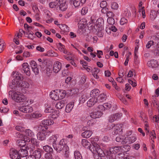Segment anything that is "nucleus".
Segmentation results:
<instances>
[{
  "label": "nucleus",
  "instance_id": "obj_21",
  "mask_svg": "<svg viewBox=\"0 0 159 159\" xmlns=\"http://www.w3.org/2000/svg\"><path fill=\"white\" fill-rule=\"evenodd\" d=\"M50 96L51 98L54 100L57 101L59 100V96L58 95L57 91H54L53 92H51Z\"/></svg>",
  "mask_w": 159,
  "mask_h": 159
},
{
  "label": "nucleus",
  "instance_id": "obj_5",
  "mask_svg": "<svg viewBox=\"0 0 159 159\" xmlns=\"http://www.w3.org/2000/svg\"><path fill=\"white\" fill-rule=\"evenodd\" d=\"M9 155L11 159H20L18 151L15 148H11L10 149Z\"/></svg>",
  "mask_w": 159,
  "mask_h": 159
},
{
  "label": "nucleus",
  "instance_id": "obj_24",
  "mask_svg": "<svg viewBox=\"0 0 159 159\" xmlns=\"http://www.w3.org/2000/svg\"><path fill=\"white\" fill-rule=\"evenodd\" d=\"M35 159H39L41 157V154L40 151L39 150H36L31 153Z\"/></svg>",
  "mask_w": 159,
  "mask_h": 159
},
{
  "label": "nucleus",
  "instance_id": "obj_3",
  "mask_svg": "<svg viewBox=\"0 0 159 159\" xmlns=\"http://www.w3.org/2000/svg\"><path fill=\"white\" fill-rule=\"evenodd\" d=\"M38 130L41 132H39L37 134V138L41 141L45 140L46 137L48 136L50 133L49 131L47 130L48 129V127L39 125L38 126Z\"/></svg>",
  "mask_w": 159,
  "mask_h": 159
},
{
  "label": "nucleus",
  "instance_id": "obj_2",
  "mask_svg": "<svg viewBox=\"0 0 159 159\" xmlns=\"http://www.w3.org/2000/svg\"><path fill=\"white\" fill-rule=\"evenodd\" d=\"M30 85L27 82L22 80H13L10 83L9 85V87L11 89L18 90L17 87L21 88L22 89L28 88Z\"/></svg>",
  "mask_w": 159,
  "mask_h": 159
},
{
  "label": "nucleus",
  "instance_id": "obj_34",
  "mask_svg": "<svg viewBox=\"0 0 159 159\" xmlns=\"http://www.w3.org/2000/svg\"><path fill=\"white\" fill-rule=\"evenodd\" d=\"M74 155L75 159H82V155L79 151H75Z\"/></svg>",
  "mask_w": 159,
  "mask_h": 159
},
{
  "label": "nucleus",
  "instance_id": "obj_47",
  "mask_svg": "<svg viewBox=\"0 0 159 159\" xmlns=\"http://www.w3.org/2000/svg\"><path fill=\"white\" fill-rule=\"evenodd\" d=\"M86 98L85 96L83 95L79 99L80 103H83L86 100Z\"/></svg>",
  "mask_w": 159,
  "mask_h": 159
},
{
  "label": "nucleus",
  "instance_id": "obj_50",
  "mask_svg": "<svg viewBox=\"0 0 159 159\" xmlns=\"http://www.w3.org/2000/svg\"><path fill=\"white\" fill-rule=\"evenodd\" d=\"M118 7V5L117 3L116 2H113L111 3V8L112 9H117Z\"/></svg>",
  "mask_w": 159,
  "mask_h": 159
},
{
  "label": "nucleus",
  "instance_id": "obj_35",
  "mask_svg": "<svg viewBox=\"0 0 159 159\" xmlns=\"http://www.w3.org/2000/svg\"><path fill=\"white\" fill-rule=\"evenodd\" d=\"M82 144L84 147L88 148V146L90 145V143L88 142L87 140L82 139Z\"/></svg>",
  "mask_w": 159,
  "mask_h": 159
},
{
  "label": "nucleus",
  "instance_id": "obj_14",
  "mask_svg": "<svg viewBox=\"0 0 159 159\" xmlns=\"http://www.w3.org/2000/svg\"><path fill=\"white\" fill-rule=\"evenodd\" d=\"M147 66L149 67L154 68L158 67V64L157 61L152 59L148 61L147 62Z\"/></svg>",
  "mask_w": 159,
  "mask_h": 159
},
{
  "label": "nucleus",
  "instance_id": "obj_1",
  "mask_svg": "<svg viewBox=\"0 0 159 159\" xmlns=\"http://www.w3.org/2000/svg\"><path fill=\"white\" fill-rule=\"evenodd\" d=\"M66 141L63 139L61 140L57 147H54V148L58 152L62 151L64 153L65 156L68 158L69 156V148L66 144Z\"/></svg>",
  "mask_w": 159,
  "mask_h": 159
},
{
  "label": "nucleus",
  "instance_id": "obj_16",
  "mask_svg": "<svg viewBox=\"0 0 159 159\" xmlns=\"http://www.w3.org/2000/svg\"><path fill=\"white\" fill-rule=\"evenodd\" d=\"M66 100H62L58 102L56 104V107L58 109H62L65 106L66 102Z\"/></svg>",
  "mask_w": 159,
  "mask_h": 159
},
{
  "label": "nucleus",
  "instance_id": "obj_57",
  "mask_svg": "<svg viewBox=\"0 0 159 159\" xmlns=\"http://www.w3.org/2000/svg\"><path fill=\"white\" fill-rule=\"evenodd\" d=\"M16 79H14L13 80H21V75L20 74H19V72H17L16 74Z\"/></svg>",
  "mask_w": 159,
  "mask_h": 159
},
{
  "label": "nucleus",
  "instance_id": "obj_31",
  "mask_svg": "<svg viewBox=\"0 0 159 159\" xmlns=\"http://www.w3.org/2000/svg\"><path fill=\"white\" fill-rule=\"evenodd\" d=\"M97 154V155H98L101 156H104L105 154L103 151L101 149L100 146H99V148H98L96 152V154L95 155Z\"/></svg>",
  "mask_w": 159,
  "mask_h": 159
},
{
  "label": "nucleus",
  "instance_id": "obj_17",
  "mask_svg": "<svg viewBox=\"0 0 159 159\" xmlns=\"http://www.w3.org/2000/svg\"><path fill=\"white\" fill-rule=\"evenodd\" d=\"M74 105V102L72 101L68 104L66 106L65 111L67 113H69L72 110Z\"/></svg>",
  "mask_w": 159,
  "mask_h": 159
},
{
  "label": "nucleus",
  "instance_id": "obj_15",
  "mask_svg": "<svg viewBox=\"0 0 159 159\" xmlns=\"http://www.w3.org/2000/svg\"><path fill=\"white\" fill-rule=\"evenodd\" d=\"M22 70L24 73L27 75L29 76L30 75L29 66L27 63H24L22 65Z\"/></svg>",
  "mask_w": 159,
  "mask_h": 159
},
{
  "label": "nucleus",
  "instance_id": "obj_38",
  "mask_svg": "<svg viewBox=\"0 0 159 159\" xmlns=\"http://www.w3.org/2000/svg\"><path fill=\"white\" fill-rule=\"evenodd\" d=\"M57 47L60 51L62 52L64 51L65 46L64 45L62 44L61 43H59L58 44H57Z\"/></svg>",
  "mask_w": 159,
  "mask_h": 159
},
{
  "label": "nucleus",
  "instance_id": "obj_26",
  "mask_svg": "<svg viewBox=\"0 0 159 159\" xmlns=\"http://www.w3.org/2000/svg\"><path fill=\"white\" fill-rule=\"evenodd\" d=\"M98 101L96 99H93V98H91L87 102V106L90 107L94 105Z\"/></svg>",
  "mask_w": 159,
  "mask_h": 159
},
{
  "label": "nucleus",
  "instance_id": "obj_55",
  "mask_svg": "<svg viewBox=\"0 0 159 159\" xmlns=\"http://www.w3.org/2000/svg\"><path fill=\"white\" fill-rule=\"evenodd\" d=\"M88 8L87 7H83L81 9V13L82 15H85L88 11Z\"/></svg>",
  "mask_w": 159,
  "mask_h": 159
},
{
  "label": "nucleus",
  "instance_id": "obj_42",
  "mask_svg": "<svg viewBox=\"0 0 159 159\" xmlns=\"http://www.w3.org/2000/svg\"><path fill=\"white\" fill-rule=\"evenodd\" d=\"M114 117V118L115 120H116L120 118L122 116V114L121 113H116L113 114Z\"/></svg>",
  "mask_w": 159,
  "mask_h": 159
},
{
  "label": "nucleus",
  "instance_id": "obj_33",
  "mask_svg": "<svg viewBox=\"0 0 159 159\" xmlns=\"http://www.w3.org/2000/svg\"><path fill=\"white\" fill-rule=\"evenodd\" d=\"M107 96L104 93H102L99 95L98 98V101L99 102H102L105 100Z\"/></svg>",
  "mask_w": 159,
  "mask_h": 159
},
{
  "label": "nucleus",
  "instance_id": "obj_8",
  "mask_svg": "<svg viewBox=\"0 0 159 159\" xmlns=\"http://www.w3.org/2000/svg\"><path fill=\"white\" fill-rule=\"evenodd\" d=\"M19 110L21 111L26 113H30L33 111L32 107L29 106H25L19 107Z\"/></svg>",
  "mask_w": 159,
  "mask_h": 159
},
{
  "label": "nucleus",
  "instance_id": "obj_37",
  "mask_svg": "<svg viewBox=\"0 0 159 159\" xmlns=\"http://www.w3.org/2000/svg\"><path fill=\"white\" fill-rule=\"evenodd\" d=\"M104 31V30L103 29H101L100 28L98 30V31L97 33V34L98 36L100 37H102L103 36L104 34L103 32Z\"/></svg>",
  "mask_w": 159,
  "mask_h": 159
},
{
  "label": "nucleus",
  "instance_id": "obj_61",
  "mask_svg": "<svg viewBox=\"0 0 159 159\" xmlns=\"http://www.w3.org/2000/svg\"><path fill=\"white\" fill-rule=\"evenodd\" d=\"M32 70L35 74L37 75L39 73V68L37 67L34 68L33 69H32Z\"/></svg>",
  "mask_w": 159,
  "mask_h": 159
},
{
  "label": "nucleus",
  "instance_id": "obj_46",
  "mask_svg": "<svg viewBox=\"0 0 159 159\" xmlns=\"http://www.w3.org/2000/svg\"><path fill=\"white\" fill-rule=\"evenodd\" d=\"M30 65L32 69L35 67H38L36 62L34 61H32L30 63Z\"/></svg>",
  "mask_w": 159,
  "mask_h": 159
},
{
  "label": "nucleus",
  "instance_id": "obj_6",
  "mask_svg": "<svg viewBox=\"0 0 159 159\" xmlns=\"http://www.w3.org/2000/svg\"><path fill=\"white\" fill-rule=\"evenodd\" d=\"M18 151L19 156L20 159L21 157H26L28 154V150L29 149L28 147L23 146Z\"/></svg>",
  "mask_w": 159,
  "mask_h": 159
},
{
  "label": "nucleus",
  "instance_id": "obj_10",
  "mask_svg": "<svg viewBox=\"0 0 159 159\" xmlns=\"http://www.w3.org/2000/svg\"><path fill=\"white\" fill-rule=\"evenodd\" d=\"M136 140L135 136L128 137L125 138L122 142V144H130L134 142Z\"/></svg>",
  "mask_w": 159,
  "mask_h": 159
},
{
  "label": "nucleus",
  "instance_id": "obj_9",
  "mask_svg": "<svg viewBox=\"0 0 159 159\" xmlns=\"http://www.w3.org/2000/svg\"><path fill=\"white\" fill-rule=\"evenodd\" d=\"M121 148L119 146H116L111 148L109 151H107V154H115L120 151Z\"/></svg>",
  "mask_w": 159,
  "mask_h": 159
},
{
  "label": "nucleus",
  "instance_id": "obj_23",
  "mask_svg": "<svg viewBox=\"0 0 159 159\" xmlns=\"http://www.w3.org/2000/svg\"><path fill=\"white\" fill-rule=\"evenodd\" d=\"M70 4H73L75 7L80 6L81 2L80 0H68Z\"/></svg>",
  "mask_w": 159,
  "mask_h": 159
},
{
  "label": "nucleus",
  "instance_id": "obj_22",
  "mask_svg": "<svg viewBox=\"0 0 159 159\" xmlns=\"http://www.w3.org/2000/svg\"><path fill=\"white\" fill-rule=\"evenodd\" d=\"M96 22L97 23V26L99 28L101 29H103V27L102 25L104 24V21L102 18H98Z\"/></svg>",
  "mask_w": 159,
  "mask_h": 159
},
{
  "label": "nucleus",
  "instance_id": "obj_51",
  "mask_svg": "<svg viewBox=\"0 0 159 159\" xmlns=\"http://www.w3.org/2000/svg\"><path fill=\"white\" fill-rule=\"evenodd\" d=\"M86 79V77L85 75H83L81 77L80 82V84H83L85 83Z\"/></svg>",
  "mask_w": 159,
  "mask_h": 159
},
{
  "label": "nucleus",
  "instance_id": "obj_58",
  "mask_svg": "<svg viewBox=\"0 0 159 159\" xmlns=\"http://www.w3.org/2000/svg\"><path fill=\"white\" fill-rule=\"evenodd\" d=\"M93 70V75H94L95 74H98L100 72V70L97 68H94Z\"/></svg>",
  "mask_w": 159,
  "mask_h": 159
},
{
  "label": "nucleus",
  "instance_id": "obj_64",
  "mask_svg": "<svg viewBox=\"0 0 159 159\" xmlns=\"http://www.w3.org/2000/svg\"><path fill=\"white\" fill-rule=\"evenodd\" d=\"M123 154L122 153H119L117 155L115 156L116 159H123Z\"/></svg>",
  "mask_w": 159,
  "mask_h": 159
},
{
  "label": "nucleus",
  "instance_id": "obj_56",
  "mask_svg": "<svg viewBox=\"0 0 159 159\" xmlns=\"http://www.w3.org/2000/svg\"><path fill=\"white\" fill-rule=\"evenodd\" d=\"M57 2H51L49 4V7L51 8H53L57 6Z\"/></svg>",
  "mask_w": 159,
  "mask_h": 159
},
{
  "label": "nucleus",
  "instance_id": "obj_4",
  "mask_svg": "<svg viewBox=\"0 0 159 159\" xmlns=\"http://www.w3.org/2000/svg\"><path fill=\"white\" fill-rule=\"evenodd\" d=\"M9 95L11 94V97L16 102H23L25 100V96L22 94L14 92L11 90L9 91Z\"/></svg>",
  "mask_w": 159,
  "mask_h": 159
},
{
  "label": "nucleus",
  "instance_id": "obj_41",
  "mask_svg": "<svg viewBox=\"0 0 159 159\" xmlns=\"http://www.w3.org/2000/svg\"><path fill=\"white\" fill-rule=\"evenodd\" d=\"M124 137L122 135L116 137V141L117 142H121V143L122 144V142L124 141Z\"/></svg>",
  "mask_w": 159,
  "mask_h": 159
},
{
  "label": "nucleus",
  "instance_id": "obj_53",
  "mask_svg": "<svg viewBox=\"0 0 159 159\" xmlns=\"http://www.w3.org/2000/svg\"><path fill=\"white\" fill-rule=\"evenodd\" d=\"M120 22L121 25H123L127 23V20L125 18H122L120 20Z\"/></svg>",
  "mask_w": 159,
  "mask_h": 159
},
{
  "label": "nucleus",
  "instance_id": "obj_30",
  "mask_svg": "<svg viewBox=\"0 0 159 159\" xmlns=\"http://www.w3.org/2000/svg\"><path fill=\"white\" fill-rule=\"evenodd\" d=\"M157 15L156 11L155 10H152L151 11L150 14V16L151 19L154 20L157 17Z\"/></svg>",
  "mask_w": 159,
  "mask_h": 159
},
{
  "label": "nucleus",
  "instance_id": "obj_59",
  "mask_svg": "<svg viewBox=\"0 0 159 159\" xmlns=\"http://www.w3.org/2000/svg\"><path fill=\"white\" fill-rule=\"evenodd\" d=\"M36 49L37 51L41 52H43L44 51V49L43 48L41 47L40 46H37L36 48Z\"/></svg>",
  "mask_w": 159,
  "mask_h": 159
},
{
  "label": "nucleus",
  "instance_id": "obj_63",
  "mask_svg": "<svg viewBox=\"0 0 159 159\" xmlns=\"http://www.w3.org/2000/svg\"><path fill=\"white\" fill-rule=\"evenodd\" d=\"M155 55L156 56H159V47H157V48L154 51Z\"/></svg>",
  "mask_w": 159,
  "mask_h": 159
},
{
  "label": "nucleus",
  "instance_id": "obj_25",
  "mask_svg": "<svg viewBox=\"0 0 159 159\" xmlns=\"http://www.w3.org/2000/svg\"><path fill=\"white\" fill-rule=\"evenodd\" d=\"M57 138V136L56 135H54L51 136L49 139V142L52 143L53 147H54V145L56 144V142Z\"/></svg>",
  "mask_w": 159,
  "mask_h": 159
},
{
  "label": "nucleus",
  "instance_id": "obj_39",
  "mask_svg": "<svg viewBox=\"0 0 159 159\" xmlns=\"http://www.w3.org/2000/svg\"><path fill=\"white\" fill-rule=\"evenodd\" d=\"M25 133L27 136L30 137H32L34 135V133L29 129H27L25 130Z\"/></svg>",
  "mask_w": 159,
  "mask_h": 159
},
{
  "label": "nucleus",
  "instance_id": "obj_40",
  "mask_svg": "<svg viewBox=\"0 0 159 159\" xmlns=\"http://www.w3.org/2000/svg\"><path fill=\"white\" fill-rule=\"evenodd\" d=\"M25 140H20L19 141V142L18 143V146H21V148L22 147V145H23V146L28 147L27 145H25Z\"/></svg>",
  "mask_w": 159,
  "mask_h": 159
},
{
  "label": "nucleus",
  "instance_id": "obj_29",
  "mask_svg": "<svg viewBox=\"0 0 159 159\" xmlns=\"http://www.w3.org/2000/svg\"><path fill=\"white\" fill-rule=\"evenodd\" d=\"M88 120L87 124L89 126H92L95 124L96 122V120L92 118H90L88 117Z\"/></svg>",
  "mask_w": 159,
  "mask_h": 159
},
{
  "label": "nucleus",
  "instance_id": "obj_18",
  "mask_svg": "<svg viewBox=\"0 0 159 159\" xmlns=\"http://www.w3.org/2000/svg\"><path fill=\"white\" fill-rule=\"evenodd\" d=\"M58 95L59 96V100L64 98L66 96V93L65 91L64 90H57Z\"/></svg>",
  "mask_w": 159,
  "mask_h": 159
},
{
  "label": "nucleus",
  "instance_id": "obj_44",
  "mask_svg": "<svg viewBox=\"0 0 159 159\" xmlns=\"http://www.w3.org/2000/svg\"><path fill=\"white\" fill-rule=\"evenodd\" d=\"M97 19V17L96 16V15H95V14H93L91 17V20L93 23H95Z\"/></svg>",
  "mask_w": 159,
  "mask_h": 159
},
{
  "label": "nucleus",
  "instance_id": "obj_60",
  "mask_svg": "<svg viewBox=\"0 0 159 159\" xmlns=\"http://www.w3.org/2000/svg\"><path fill=\"white\" fill-rule=\"evenodd\" d=\"M104 106L105 109H108L111 107V105L109 103H106L104 104Z\"/></svg>",
  "mask_w": 159,
  "mask_h": 159
},
{
  "label": "nucleus",
  "instance_id": "obj_49",
  "mask_svg": "<svg viewBox=\"0 0 159 159\" xmlns=\"http://www.w3.org/2000/svg\"><path fill=\"white\" fill-rule=\"evenodd\" d=\"M154 42L152 40L149 41L146 45V47L148 48H149L150 47L153 45Z\"/></svg>",
  "mask_w": 159,
  "mask_h": 159
},
{
  "label": "nucleus",
  "instance_id": "obj_20",
  "mask_svg": "<svg viewBox=\"0 0 159 159\" xmlns=\"http://www.w3.org/2000/svg\"><path fill=\"white\" fill-rule=\"evenodd\" d=\"M93 132L92 131L85 130L81 134V136L83 137L88 138L90 137L92 135Z\"/></svg>",
  "mask_w": 159,
  "mask_h": 159
},
{
  "label": "nucleus",
  "instance_id": "obj_52",
  "mask_svg": "<svg viewBox=\"0 0 159 159\" xmlns=\"http://www.w3.org/2000/svg\"><path fill=\"white\" fill-rule=\"evenodd\" d=\"M107 5V2L105 1H103L100 3V6L101 8H103L106 7Z\"/></svg>",
  "mask_w": 159,
  "mask_h": 159
},
{
  "label": "nucleus",
  "instance_id": "obj_13",
  "mask_svg": "<svg viewBox=\"0 0 159 159\" xmlns=\"http://www.w3.org/2000/svg\"><path fill=\"white\" fill-rule=\"evenodd\" d=\"M99 94V91L98 89H94L90 93L91 98H93V99H96L98 101V97Z\"/></svg>",
  "mask_w": 159,
  "mask_h": 159
},
{
  "label": "nucleus",
  "instance_id": "obj_48",
  "mask_svg": "<svg viewBox=\"0 0 159 159\" xmlns=\"http://www.w3.org/2000/svg\"><path fill=\"white\" fill-rule=\"evenodd\" d=\"M54 110L51 107H48L45 110V112L47 113H52L53 112Z\"/></svg>",
  "mask_w": 159,
  "mask_h": 159
},
{
  "label": "nucleus",
  "instance_id": "obj_36",
  "mask_svg": "<svg viewBox=\"0 0 159 159\" xmlns=\"http://www.w3.org/2000/svg\"><path fill=\"white\" fill-rule=\"evenodd\" d=\"M58 111H54L52 112L50 114V117L54 119L57 118L58 116Z\"/></svg>",
  "mask_w": 159,
  "mask_h": 159
},
{
  "label": "nucleus",
  "instance_id": "obj_7",
  "mask_svg": "<svg viewBox=\"0 0 159 159\" xmlns=\"http://www.w3.org/2000/svg\"><path fill=\"white\" fill-rule=\"evenodd\" d=\"M59 4V8L60 10L62 11H66L67 8V5L65 0H60L57 3L58 4Z\"/></svg>",
  "mask_w": 159,
  "mask_h": 159
},
{
  "label": "nucleus",
  "instance_id": "obj_62",
  "mask_svg": "<svg viewBox=\"0 0 159 159\" xmlns=\"http://www.w3.org/2000/svg\"><path fill=\"white\" fill-rule=\"evenodd\" d=\"M45 157L46 159H54L52 157L51 154L50 153H46L45 154Z\"/></svg>",
  "mask_w": 159,
  "mask_h": 159
},
{
  "label": "nucleus",
  "instance_id": "obj_19",
  "mask_svg": "<svg viewBox=\"0 0 159 159\" xmlns=\"http://www.w3.org/2000/svg\"><path fill=\"white\" fill-rule=\"evenodd\" d=\"M113 130V131L112 132V134L113 135H117V134H120L121 133L122 129L119 126L116 125L114 126Z\"/></svg>",
  "mask_w": 159,
  "mask_h": 159
},
{
  "label": "nucleus",
  "instance_id": "obj_43",
  "mask_svg": "<svg viewBox=\"0 0 159 159\" xmlns=\"http://www.w3.org/2000/svg\"><path fill=\"white\" fill-rule=\"evenodd\" d=\"M107 21L108 23L110 25H113L115 23L114 19L112 18H108L107 19Z\"/></svg>",
  "mask_w": 159,
  "mask_h": 159
},
{
  "label": "nucleus",
  "instance_id": "obj_11",
  "mask_svg": "<svg viewBox=\"0 0 159 159\" xmlns=\"http://www.w3.org/2000/svg\"><path fill=\"white\" fill-rule=\"evenodd\" d=\"M99 145L94 142H91V144L88 146L89 150L94 154H96V152Z\"/></svg>",
  "mask_w": 159,
  "mask_h": 159
},
{
  "label": "nucleus",
  "instance_id": "obj_45",
  "mask_svg": "<svg viewBox=\"0 0 159 159\" xmlns=\"http://www.w3.org/2000/svg\"><path fill=\"white\" fill-rule=\"evenodd\" d=\"M42 116V115L41 114L38 113H34L32 115V117L33 118H38L41 117Z\"/></svg>",
  "mask_w": 159,
  "mask_h": 159
},
{
  "label": "nucleus",
  "instance_id": "obj_32",
  "mask_svg": "<svg viewBox=\"0 0 159 159\" xmlns=\"http://www.w3.org/2000/svg\"><path fill=\"white\" fill-rule=\"evenodd\" d=\"M60 25L59 28L62 31L64 32H67L69 30V28L66 25Z\"/></svg>",
  "mask_w": 159,
  "mask_h": 159
},
{
  "label": "nucleus",
  "instance_id": "obj_27",
  "mask_svg": "<svg viewBox=\"0 0 159 159\" xmlns=\"http://www.w3.org/2000/svg\"><path fill=\"white\" fill-rule=\"evenodd\" d=\"M43 149L44 151L48 153H52L53 152V149L50 146L47 145L43 147Z\"/></svg>",
  "mask_w": 159,
  "mask_h": 159
},
{
  "label": "nucleus",
  "instance_id": "obj_54",
  "mask_svg": "<svg viewBox=\"0 0 159 159\" xmlns=\"http://www.w3.org/2000/svg\"><path fill=\"white\" fill-rule=\"evenodd\" d=\"M95 119L100 117L102 115V113L100 111H95Z\"/></svg>",
  "mask_w": 159,
  "mask_h": 159
},
{
  "label": "nucleus",
  "instance_id": "obj_28",
  "mask_svg": "<svg viewBox=\"0 0 159 159\" xmlns=\"http://www.w3.org/2000/svg\"><path fill=\"white\" fill-rule=\"evenodd\" d=\"M53 121L51 120L47 119L44 120L41 122V123L43 125V126L51 125L53 124Z\"/></svg>",
  "mask_w": 159,
  "mask_h": 159
},
{
  "label": "nucleus",
  "instance_id": "obj_12",
  "mask_svg": "<svg viewBox=\"0 0 159 159\" xmlns=\"http://www.w3.org/2000/svg\"><path fill=\"white\" fill-rule=\"evenodd\" d=\"M62 67L61 63L59 61L54 63L53 66V71L55 73H57L61 70Z\"/></svg>",
  "mask_w": 159,
  "mask_h": 159
}]
</instances>
